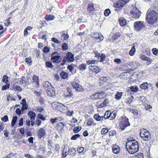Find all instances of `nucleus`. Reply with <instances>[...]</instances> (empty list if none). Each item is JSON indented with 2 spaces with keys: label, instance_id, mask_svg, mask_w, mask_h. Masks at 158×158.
<instances>
[{
  "label": "nucleus",
  "instance_id": "7",
  "mask_svg": "<svg viewBox=\"0 0 158 158\" xmlns=\"http://www.w3.org/2000/svg\"><path fill=\"white\" fill-rule=\"evenodd\" d=\"M70 84L77 92H81L84 90L82 86L78 83L76 82L75 81L71 82Z\"/></svg>",
  "mask_w": 158,
  "mask_h": 158
},
{
  "label": "nucleus",
  "instance_id": "20",
  "mask_svg": "<svg viewBox=\"0 0 158 158\" xmlns=\"http://www.w3.org/2000/svg\"><path fill=\"white\" fill-rule=\"evenodd\" d=\"M129 72H123L121 73L120 75V77L122 79L127 80L131 76V74Z\"/></svg>",
  "mask_w": 158,
  "mask_h": 158
},
{
  "label": "nucleus",
  "instance_id": "36",
  "mask_svg": "<svg viewBox=\"0 0 158 158\" xmlns=\"http://www.w3.org/2000/svg\"><path fill=\"white\" fill-rule=\"evenodd\" d=\"M121 36V34L119 32H117L114 34L112 37V39L113 41L117 40Z\"/></svg>",
  "mask_w": 158,
  "mask_h": 158
},
{
  "label": "nucleus",
  "instance_id": "43",
  "mask_svg": "<svg viewBox=\"0 0 158 158\" xmlns=\"http://www.w3.org/2000/svg\"><path fill=\"white\" fill-rule=\"evenodd\" d=\"M86 64H82L78 66V68L80 70H84L86 69Z\"/></svg>",
  "mask_w": 158,
  "mask_h": 158
},
{
  "label": "nucleus",
  "instance_id": "47",
  "mask_svg": "<svg viewBox=\"0 0 158 158\" xmlns=\"http://www.w3.org/2000/svg\"><path fill=\"white\" fill-rule=\"evenodd\" d=\"M131 98H133V96H131V98H127L125 101V102L126 103L130 104L132 102L133 100Z\"/></svg>",
  "mask_w": 158,
  "mask_h": 158
},
{
  "label": "nucleus",
  "instance_id": "29",
  "mask_svg": "<svg viewBox=\"0 0 158 158\" xmlns=\"http://www.w3.org/2000/svg\"><path fill=\"white\" fill-rule=\"evenodd\" d=\"M55 18V16L52 15H46L44 19L45 20L48 21L54 20Z\"/></svg>",
  "mask_w": 158,
  "mask_h": 158
},
{
  "label": "nucleus",
  "instance_id": "38",
  "mask_svg": "<svg viewBox=\"0 0 158 158\" xmlns=\"http://www.w3.org/2000/svg\"><path fill=\"white\" fill-rule=\"evenodd\" d=\"M148 84L147 82L143 83L140 85V87L142 89H146L148 88Z\"/></svg>",
  "mask_w": 158,
  "mask_h": 158
},
{
  "label": "nucleus",
  "instance_id": "4",
  "mask_svg": "<svg viewBox=\"0 0 158 158\" xmlns=\"http://www.w3.org/2000/svg\"><path fill=\"white\" fill-rule=\"evenodd\" d=\"M140 136L143 140L148 141L150 139L151 135L148 130L143 128H142L140 129Z\"/></svg>",
  "mask_w": 158,
  "mask_h": 158
},
{
  "label": "nucleus",
  "instance_id": "23",
  "mask_svg": "<svg viewBox=\"0 0 158 158\" xmlns=\"http://www.w3.org/2000/svg\"><path fill=\"white\" fill-rule=\"evenodd\" d=\"M109 100L108 98H106L104 99L103 102L98 105V107L99 108H102L106 106L109 103Z\"/></svg>",
  "mask_w": 158,
  "mask_h": 158
},
{
  "label": "nucleus",
  "instance_id": "63",
  "mask_svg": "<svg viewBox=\"0 0 158 158\" xmlns=\"http://www.w3.org/2000/svg\"><path fill=\"white\" fill-rule=\"evenodd\" d=\"M1 120L4 122H6L8 121V118L7 115H5L1 118Z\"/></svg>",
  "mask_w": 158,
  "mask_h": 158
},
{
  "label": "nucleus",
  "instance_id": "14",
  "mask_svg": "<svg viewBox=\"0 0 158 158\" xmlns=\"http://www.w3.org/2000/svg\"><path fill=\"white\" fill-rule=\"evenodd\" d=\"M46 134L45 130L43 128H40L37 131V136L39 139H41L42 138L44 137Z\"/></svg>",
  "mask_w": 158,
  "mask_h": 158
},
{
  "label": "nucleus",
  "instance_id": "52",
  "mask_svg": "<svg viewBox=\"0 0 158 158\" xmlns=\"http://www.w3.org/2000/svg\"><path fill=\"white\" fill-rule=\"evenodd\" d=\"M145 73L143 71H141L139 72V73L137 74V76H138V77L139 78V79H140L142 78L144 74Z\"/></svg>",
  "mask_w": 158,
  "mask_h": 158
},
{
  "label": "nucleus",
  "instance_id": "60",
  "mask_svg": "<svg viewBox=\"0 0 158 158\" xmlns=\"http://www.w3.org/2000/svg\"><path fill=\"white\" fill-rule=\"evenodd\" d=\"M62 48L63 51H65L68 49V46L66 43L63 44L62 45Z\"/></svg>",
  "mask_w": 158,
  "mask_h": 158
},
{
  "label": "nucleus",
  "instance_id": "61",
  "mask_svg": "<svg viewBox=\"0 0 158 158\" xmlns=\"http://www.w3.org/2000/svg\"><path fill=\"white\" fill-rule=\"evenodd\" d=\"M13 88L15 91H18L19 92H21L22 91V88L19 86L15 85L14 86Z\"/></svg>",
  "mask_w": 158,
  "mask_h": 158
},
{
  "label": "nucleus",
  "instance_id": "57",
  "mask_svg": "<svg viewBox=\"0 0 158 158\" xmlns=\"http://www.w3.org/2000/svg\"><path fill=\"white\" fill-rule=\"evenodd\" d=\"M109 131V129L107 128H102L101 130V134L102 135H105Z\"/></svg>",
  "mask_w": 158,
  "mask_h": 158
},
{
  "label": "nucleus",
  "instance_id": "42",
  "mask_svg": "<svg viewBox=\"0 0 158 158\" xmlns=\"http://www.w3.org/2000/svg\"><path fill=\"white\" fill-rule=\"evenodd\" d=\"M111 114V111L110 110L106 111L105 113L104 116H103L105 119H109Z\"/></svg>",
  "mask_w": 158,
  "mask_h": 158
},
{
  "label": "nucleus",
  "instance_id": "56",
  "mask_svg": "<svg viewBox=\"0 0 158 158\" xmlns=\"http://www.w3.org/2000/svg\"><path fill=\"white\" fill-rule=\"evenodd\" d=\"M80 136V135L79 134H76L73 135L71 138V140H76Z\"/></svg>",
  "mask_w": 158,
  "mask_h": 158
},
{
  "label": "nucleus",
  "instance_id": "1",
  "mask_svg": "<svg viewBox=\"0 0 158 158\" xmlns=\"http://www.w3.org/2000/svg\"><path fill=\"white\" fill-rule=\"evenodd\" d=\"M139 147V143L135 140H129L126 143V149L127 151L131 154H134L138 152Z\"/></svg>",
  "mask_w": 158,
  "mask_h": 158
},
{
  "label": "nucleus",
  "instance_id": "44",
  "mask_svg": "<svg viewBox=\"0 0 158 158\" xmlns=\"http://www.w3.org/2000/svg\"><path fill=\"white\" fill-rule=\"evenodd\" d=\"M45 65L46 68H52L53 67V65L50 61L46 62Z\"/></svg>",
  "mask_w": 158,
  "mask_h": 158
},
{
  "label": "nucleus",
  "instance_id": "9",
  "mask_svg": "<svg viewBox=\"0 0 158 158\" xmlns=\"http://www.w3.org/2000/svg\"><path fill=\"white\" fill-rule=\"evenodd\" d=\"M130 14L133 15V17L136 19H139L141 15V12L135 6H134L130 12Z\"/></svg>",
  "mask_w": 158,
  "mask_h": 158
},
{
  "label": "nucleus",
  "instance_id": "34",
  "mask_svg": "<svg viewBox=\"0 0 158 158\" xmlns=\"http://www.w3.org/2000/svg\"><path fill=\"white\" fill-rule=\"evenodd\" d=\"M94 118L97 121H101L104 118L103 116H100L98 114H95L94 115Z\"/></svg>",
  "mask_w": 158,
  "mask_h": 158
},
{
  "label": "nucleus",
  "instance_id": "12",
  "mask_svg": "<svg viewBox=\"0 0 158 158\" xmlns=\"http://www.w3.org/2000/svg\"><path fill=\"white\" fill-rule=\"evenodd\" d=\"M128 65L130 67L129 71L135 70L140 66L139 63L137 62H131L128 64Z\"/></svg>",
  "mask_w": 158,
  "mask_h": 158
},
{
  "label": "nucleus",
  "instance_id": "37",
  "mask_svg": "<svg viewBox=\"0 0 158 158\" xmlns=\"http://www.w3.org/2000/svg\"><path fill=\"white\" fill-rule=\"evenodd\" d=\"M131 77L130 78V81H134L139 79L138 76H137V74H133L132 75L131 74Z\"/></svg>",
  "mask_w": 158,
  "mask_h": 158
},
{
  "label": "nucleus",
  "instance_id": "35",
  "mask_svg": "<svg viewBox=\"0 0 158 158\" xmlns=\"http://www.w3.org/2000/svg\"><path fill=\"white\" fill-rule=\"evenodd\" d=\"M119 23L121 26L123 27L126 25L127 22L125 19L121 17L119 19Z\"/></svg>",
  "mask_w": 158,
  "mask_h": 158
},
{
  "label": "nucleus",
  "instance_id": "17",
  "mask_svg": "<svg viewBox=\"0 0 158 158\" xmlns=\"http://www.w3.org/2000/svg\"><path fill=\"white\" fill-rule=\"evenodd\" d=\"M66 89V91L64 93V96L67 98L72 97L73 96V94L72 89L69 87H67Z\"/></svg>",
  "mask_w": 158,
  "mask_h": 158
},
{
  "label": "nucleus",
  "instance_id": "5",
  "mask_svg": "<svg viewBox=\"0 0 158 158\" xmlns=\"http://www.w3.org/2000/svg\"><path fill=\"white\" fill-rule=\"evenodd\" d=\"M52 106L53 109L58 110L63 113H65L64 108H67L63 104L58 102H53L52 104Z\"/></svg>",
  "mask_w": 158,
  "mask_h": 158
},
{
  "label": "nucleus",
  "instance_id": "28",
  "mask_svg": "<svg viewBox=\"0 0 158 158\" xmlns=\"http://www.w3.org/2000/svg\"><path fill=\"white\" fill-rule=\"evenodd\" d=\"M86 124L89 126H90L92 125L95 126L96 124L94 122V119L91 118L87 120Z\"/></svg>",
  "mask_w": 158,
  "mask_h": 158
},
{
  "label": "nucleus",
  "instance_id": "40",
  "mask_svg": "<svg viewBox=\"0 0 158 158\" xmlns=\"http://www.w3.org/2000/svg\"><path fill=\"white\" fill-rule=\"evenodd\" d=\"M128 109L129 112L133 114L134 115H137L138 114V111L137 109H132L131 108H129Z\"/></svg>",
  "mask_w": 158,
  "mask_h": 158
},
{
  "label": "nucleus",
  "instance_id": "50",
  "mask_svg": "<svg viewBox=\"0 0 158 158\" xmlns=\"http://www.w3.org/2000/svg\"><path fill=\"white\" fill-rule=\"evenodd\" d=\"M131 90L132 92H137L138 90L137 87L136 86H131L130 87Z\"/></svg>",
  "mask_w": 158,
  "mask_h": 158
},
{
  "label": "nucleus",
  "instance_id": "33",
  "mask_svg": "<svg viewBox=\"0 0 158 158\" xmlns=\"http://www.w3.org/2000/svg\"><path fill=\"white\" fill-rule=\"evenodd\" d=\"M60 77L62 79H66L68 76V74L67 73L65 72L64 71H62L60 73Z\"/></svg>",
  "mask_w": 158,
  "mask_h": 158
},
{
  "label": "nucleus",
  "instance_id": "22",
  "mask_svg": "<svg viewBox=\"0 0 158 158\" xmlns=\"http://www.w3.org/2000/svg\"><path fill=\"white\" fill-rule=\"evenodd\" d=\"M46 92L48 95L50 97H53L55 95V90L52 86L47 90Z\"/></svg>",
  "mask_w": 158,
  "mask_h": 158
},
{
  "label": "nucleus",
  "instance_id": "41",
  "mask_svg": "<svg viewBox=\"0 0 158 158\" xmlns=\"http://www.w3.org/2000/svg\"><path fill=\"white\" fill-rule=\"evenodd\" d=\"M123 93L118 92L115 95V97L116 100L120 99L122 96Z\"/></svg>",
  "mask_w": 158,
  "mask_h": 158
},
{
  "label": "nucleus",
  "instance_id": "25",
  "mask_svg": "<svg viewBox=\"0 0 158 158\" xmlns=\"http://www.w3.org/2000/svg\"><path fill=\"white\" fill-rule=\"evenodd\" d=\"M64 126L65 125L63 123L59 122L57 123L56 125L57 129L58 131H61V132L64 130Z\"/></svg>",
  "mask_w": 158,
  "mask_h": 158
},
{
  "label": "nucleus",
  "instance_id": "27",
  "mask_svg": "<svg viewBox=\"0 0 158 158\" xmlns=\"http://www.w3.org/2000/svg\"><path fill=\"white\" fill-rule=\"evenodd\" d=\"M36 114L33 111H30L28 112V116L30 118V120H34L35 119Z\"/></svg>",
  "mask_w": 158,
  "mask_h": 158
},
{
  "label": "nucleus",
  "instance_id": "30",
  "mask_svg": "<svg viewBox=\"0 0 158 158\" xmlns=\"http://www.w3.org/2000/svg\"><path fill=\"white\" fill-rule=\"evenodd\" d=\"M43 86L46 91L52 86L51 83L48 81H45L43 84Z\"/></svg>",
  "mask_w": 158,
  "mask_h": 158
},
{
  "label": "nucleus",
  "instance_id": "32",
  "mask_svg": "<svg viewBox=\"0 0 158 158\" xmlns=\"http://www.w3.org/2000/svg\"><path fill=\"white\" fill-rule=\"evenodd\" d=\"M75 65L73 64H71L70 65H69L67 67V69L72 73H75L74 70V66Z\"/></svg>",
  "mask_w": 158,
  "mask_h": 158
},
{
  "label": "nucleus",
  "instance_id": "39",
  "mask_svg": "<svg viewBox=\"0 0 158 158\" xmlns=\"http://www.w3.org/2000/svg\"><path fill=\"white\" fill-rule=\"evenodd\" d=\"M133 158H144L143 154L141 152H139L135 154L133 157Z\"/></svg>",
  "mask_w": 158,
  "mask_h": 158
},
{
  "label": "nucleus",
  "instance_id": "8",
  "mask_svg": "<svg viewBox=\"0 0 158 158\" xmlns=\"http://www.w3.org/2000/svg\"><path fill=\"white\" fill-rule=\"evenodd\" d=\"M144 22L142 21H137L135 22L134 23V30L135 31H138L144 28L145 25Z\"/></svg>",
  "mask_w": 158,
  "mask_h": 158
},
{
  "label": "nucleus",
  "instance_id": "10",
  "mask_svg": "<svg viewBox=\"0 0 158 158\" xmlns=\"http://www.w3.org/2000/svg\"><path fill=\"white\" fill-rule=\"evenodd\" d=\"M106 96V93L103 92L100 93H96L91 96V98L94 100L102 99L105 98Z\"/></svg>",
  "mask_w": 158,
  "mask_h": 158
},
{
  "label": "nucleus",
  "instance_id": "3",
  "mask_svg": "<svg viewBox=\"0 0 158 158\" xmlns=\"http://www.w3.org/2000/svg\"><path fill=\"white\" fill-rule=\"evenodd\" d=\"M74 60V55L70 52H68L64 57L60 65L63 66L65 64L66 62L70 63L73 62Z\"/></svg>",
  "mask_w": 158,
  "mask_h": 158
},
{
  "label": "nucleus",
  "instance_id": "64",
  "mask_svg": "<svg viewBox=\"0 0 158 158\" xmlns=\"http://www.w3.org/2000/svg\"><path fill=\"white\" fill-rule=\"evenodd\" d=\"M100 57L101 58L100 62H103L105 60V59L106 57V56L104 54H102L101 55H100Z\"/></svg>",
  "mask_w": 158,
  "mask_h": 158
},
{
  "label": "nucleus",
  "instance_id": "24",
  "mask_svg": "<svg viewBox=\"0 0 158 158\" xmlns=\"http://www.w3.org/2000/svg\"><path fill=\"white\" fill-rule=\"evenodd\" d=\"M32 83L33 82L36 85L37 87L38 88L40 86L39 77L35 75H34L32 77Z\"/></svg>",
  "mask_w": 158,
  "mask_h": 158
},
{
  "label": "nucleus",
  "instance_id": "49",
  "mask_svg": "<svg viewBox=\"0 0 158 158\" xmlns=\"http://www.w3.org/2000/svg\"><path fill=\"white\" fill-rule=\"evenodd\" d=\"M76 151L75 149L74 148H71L69 149V154L71 156H74L76 153Z\"/></svg>",
  "mask_w": 158,
  "mask_h": 158
},
{
  "label": "nucleus",
  "instance_id": "2",
  "mask_svg": "<svg viewBox=\"0 0 158 158\" xmlns=\"http://www.w3.org/2000/svg\"><path fill=\"white\" fill-rule=\"evenodd\" d=\"M158 19V14L155 10H152L146 14V19L150 24H153Z\"/></svg>",
  "mask_w": 158,
  "mask_h": 158
},
{
  "label": "nucleus",
  "instance_id": "21",
  "mask_svg": "<svg viewBox=\"0 0 158 158\" xmlns=\"http://www.w3.org/2000/svg\"><path fill=\"white\" fill-rule=\"evenodd\" d=\"M108 77H100L99 80V84L100 86H102L109 79Z\"/></svg>",
  "mask_w": 158,
  "mask_h": 158
},
{
  "label": "nucleus",
  "instance_id": "58",
  "mask_svg": "<svg viewBox=\"0 0 158 158\" xmlns=\"http://www.w3.org/2000/svg\"><path fill=\"white\" fill-rule=\"evenodd\" d=\"M81 129V127H80L79 126H78L74 128L73 130V132L74 133H77Z\"/></svg>",
  "mask_w": 158,
  "mask_h": 158
},
{
  "label": "nucleus",
  "instance_id": "48",
  "mask_svg": "<svg viewBox=\"0 0 158 158\" xmlns=\"http://www.w3.org/2000/svg\"><path fill=\"white\" fill-rule=\"evenodd\" d=\"M25 62L28 64L31 65L32 64V60L30 57L26 58L25 59Z\"/></svg>",
  "mask_w": 158,
  "mask_h": 158
},
{
  "label": "nucleus",
  "instance_id": "54",
  "mask_svg": "<svg viewBox=\"0 0 158 158\" xmlns=\"http://www.w3.org/2000/svg\"><path fill=\"white\" fill-rule=\"evenodd\" d=\"M86 64L87 65L94 64L97 62L96 60H88L86 61Z\"/></svg>",
  "mask_w": 158,
  "mask_h": 158
},
{
  "label": "nucleus",
  "instance_id": "59",
  "mask_svg": "<svg viewBox=\"0 0 158 158\" xmlns=\"http://www.w3.org/2000/svg\"><path fill=\"white\" fill-rule=\"evenodd\" d=\"M110 13L111 12L110 9H107L105 10L104 12V15L106 16H108Z\"/></svg>",
  "mask_w": 158,
  "mask_h": 158
},
{
  "label": "nucleus",
  "instance_id": "11",
  "mask_svg": "<svg viewBox=\"0 0 158 158\" xmlns=\"http://www.w3.org/2000/svg\"><path fill=\"white\" fill-rule=\"evenodd\" d=\"M91 36L95 41L98 42L101 41L103 39V36L97 32L92 33Z\"/></svg>",
  "mask_w": 158,
  "mask_h": 158
},
{
  "label": "nucleus",
  "instance_id": "16",
  "mask_svg": "<svg viewBox=\"0 0 158 158\" xmlns=\"http://www.w3.org/2000/svg\"><path fill=\"white\" fill-rule=\"evenodd\" d=\"M112 152L114 154L118 155L120 152L121 148L118 145L115 144H113L111 146Z\"/></svg>",
  "mask_w": 158,
  "mask_h": 158
},
{
  "label": "nucleus",
  "instance_id": "26",
  "mask_svg": "<svg viewBox=\"0 0 158 158\" xmlns=\"http://www.w3.org/2000/svg\"><path fill=\"white\" fill-rule=\"evenodd\" d=\"M135 45H137V43H134L133 44V46L131 48V50L129 52V54L130 56H132L134 55L136 49L135 48Z\"/></svg>",
  "mask_w": 158,
  "mask_h": 158
},
{
  "label": "nucleus",
  "instance_id": "46",
  "mask_svg": "<svg viewBox=\"0 0 158 158\" xmlns=\"http://www.w3.org/2000/svg\"><path fill=\"white\" fill-rule=\"evenodd\" d=\"M110 117L109 119L110 120H112L115 118L116 114L115 112H114V111H113L112 112H111L110 115Z\"/></svg>",
  "mask_w": 158,
  "mask_h": 158
},
{
  "label": "nucleus",
  "instance_id": "45",
  "mask_svg": "<svg viewBox=\"0 0 158 158\" xmlns=\"http://www.w3.org/2000/svg\"><path fill=\"white\" fill-rule=\"evenodd\" d=\"M17 119V116H14L13 117L12 119L11 122V126L12 127H14L16 123Z\"/></svg>",
  "mask_w": 158,
  "mask_h": 158
},
{
  "label": "nucleus",
  "instance_id": "19",
  "mask_svg": "<svg viewBox=\"0 0 158 158\" xmlns=\"http://www.w3.org/2000/svg\"><path fill=\"white\" fill-rule=\"evenodd\" d=\"M61 58L60 56L59 55L54 56H51V61L53 63L56 64H59L61 61Z\"/></svg>",
  "mask_w": 158,
  "mask_h": 158
},
{
  "label": "nucleus",
  "instance_id": "31",
  "mask_svg": "<svg viewBox=\"0 0 158 158\" xmlns=\"http://www.w3.org/2000/svg\"><path fill=\"white\" fill-rule=\"evenodd\" d=\"M69 153V148H68V150L66 148H64L62 152L63 158H64Z\"/></svg>",
  "mask_w": 158,
  "mask_h": 158
},
{
  "label": "nucleus",
  "instance_id": "62",
  "mask_svg": "<svg viewBox=\"0 0 158 158\" xmlns=\"http://www.w3.org/2000/svg\"><path fill=\"white\" fill-rule=\"evenodd\" d=\"M25 77L24 76H22L20 78V80H19L18 81L20 84H23L24 83H26V82L24 80Z\"/></svg>",
  "mask_w": 158,
  "mask_h": 158
},
{
  "label": "nucleus",
  "instance_id": "15",
  "mask_svg": "<svg viewBox=\"0 0 158 158\" xmlns=\"http://www.w3.org/2000/svg\"><path fill=\"white\" fill-rule=\"evenodd\" d=\"M124 5L121 0L117 1L116 2L114 3L113 6L115 8V10L118 11L121 9Z\"/></svg>",
  "mask_w": 158,
  "mask_h": 158
},
{
  "label": "nucleus",
  "instance_id": "53",
  "mask_svg": "<svg viewBox=\"0 0 158 158\" xmlns=\"http://www.w3.org/2000/svg\"><path fill=\"white\" fill-rule=\"evenodd\" d=\"M8 79V77L6 75H4L3 76L2 81L3 82L8 83L9 81Z\"/></svg>",
  "mask_w": 158,
  "mask_h": 158
},
{
  "label": "nucleus",
  "instance_id": "51",
  "mask_svg": "<svg viewBox=\"0 0 158 158\" xmlns=\"http://www.w3.org/2000/svg\"><path fill=\"white\" fill-rule=\"evenodd\" d=\"M11 19V17H9L5 20V22L4 24L7 27L10 24H11V23L10 22V19Z\"/></svg>",
  "mask_w": 158,
  "mask_h": 158
},
{
  "label": "nucleus",
  "instance_id": "18",
  "mask_svg": "<svg viewBox=\"0 0 158 158\" xmlns=\"http://www.w3.org/2000/svg\"><path fill=\"white\" fill-rule=\"evenodd\" d=\"M95 9L93 3H91L88 4L87 11L89 13H90L92 15H94V11L95 10Z\"/></svg>",
  "mask_w": 158,
  "mask_h": 158
},
{
  "label": "nucleus",
  "instance_id": "6",
  "mask_svg": "<svg viewBox=\"0 0 158 158\" xmlns=\"http://www.w3.org/2000/svg\"><path fill=\"white\" fill-rule=\"evenodd\" d=\"M119 125L122 130H124L127 127L130 125L128 119L125 116H122L121 118Z\"/></svg>",
  "mask_w": 158,
  "mask_h": 158
},
{
  "label": "nucleus",
  "instance_id": "55",
  "mask_svg": "<svg viewBox=\"0 0 158 158\" xmlns=\"http://www.w3.org/2000/svg\"><path fill=\"white\" fill-rule=\"evenodd\" d=\"M10 83H6L5 85L2 86V90L3 91L6 90L10 88Z\"/></svg>",
  "mask_w": 158,
  "mask_h": 158
},
{
  "label": "nucleus",
  "instance_id": "13",
  "mask_svg": "<svg viewBox=\"0 0 158 158\" xmlns=\"http://www.w3.org/2000/svg\"><path fill=\"white\" fill-rule=\"evenodd\" d=\"M88 68L90 72L96 74L98 73L102 70L101 68L98 66L89 65Z\"/></svg>",
  "mask_w": 158,
  "mask_h": 158
}]
</instances>
